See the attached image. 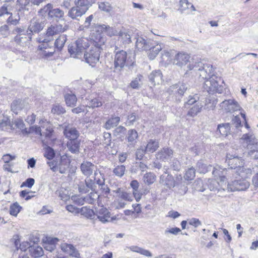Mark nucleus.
<instances>
[{
    "label": "nucleus",
    "mask_w": 258,
    "mask_h": 258,
    "mask_svg": "<svg viewBox=\"0 0 258 258\" xmlns=\"http://www.w3.org/2000/svg\"><path fill=\"white\" fill-rule=\"evenodd\" d=\"M226 162L230 167L228 169L223 168L219 166H216L214 168L213 174L215 177H219L220 182L225 181V175L230 169H234L237 174L242 178L249 177L252 174V170L250 168H246L244 165V161L241 157L237 155L227 154Z\"/></svg>",
    "instance_id": "1"
},
{
    "label": "nucleus",
    "mask_w": 258,
    "mask_h": 258,
    "mask_svg": "<svg viewBox=\"0 0 258 258\" xmlns=\"http://www.w3.org/2000/svg\"><path fill=\"white\" fill-rule=\"evenodd\" d=\"M90 41L86 38L78 39L75 42L70 44L68 51L71 57L82 59L87 48L90 46Z\"/></svg>",
    "instance_id": "2"
},
{
    "label": "nucleus",
    "mask_w": 258,
    "mask_h": 258,
    "mask_svg": "<svg viewBox=\"0 0 258 258\" xmlns=\"http://www.w3.org/2000/svg\"><path fill=\"white\" fill-rule=\"evenodd\" d=\"M248 177L242 178L241 176L238 175V177H236V179L232 181L231 182L226 184L225 182H217L218 184L221 186V188L223 190L227 189L228 191H234L236 190H245L247 189L250 185V183L246 179Z\"/></svg>",
    "instance_id": "3"
},
{
    "label": "nucleus",
    "mask_w": 258,
    "mask_h": 258,
    "mask_svg": "<svg viewBox=\"0 0 258 258\" xmlns=\"http://www.w3.org/2000/svg\"><path fill=\"white\" fill-rule=\"evenodd\" d=\"M241 140L247 144V155L251 158L258 159V144L254 135L252 133L245 134Z\"/></svg>",
    "instance_id": "4"
},
{
    "label": "nucleus",
    "mask_w": 258,
    "mask_h": 258,
    "mask_svg": "<svg viewBox=\"0 0 258 258\" xmlns=\"http://www.w3.org/2000/svg\"><path fill=\"white\" fill-rule=\"evenodd\" d=\"M131 57V55L123 50L116 52L114 60V69L119 71L124 66H131L133 61Z\"/></svg>",
    "instance_id": "5"
},
{
    "label": "nucleus",
    "mask_w": 258,
    "mask_h": 258,
    "mask_svg": "<svg viewBox=\"0 0 258 258\" xmlns=\"http://www.w3.org/2000/svg\"><path fill=\"white\" fill-rule=\"evenodd\" d=\"M190 56L185 53L179 52L176 54L173 59L172 62L174 64L178 66L186 72L191 70L194 66L193 62L190 61Z\"/></svg>",
    "instance_id": "6"
},
{
    "label": "nucleus",
    "mask_w": 258,
    "mask_h": 258,
    "mask_svg": "<svg viewBox=\"0 0 258 258\" xmlns=\"http://www.w3.org/2000/svg\"><path fill=\"white\" fill-rule=\"evenodd\" d=\"M221 79L216 75H212L208 79L206 80L204 85V88L210 93H221L223 87L219 84Z\"/></svg>",
    "instance_id": "7"
},
{
    "label": "nucleus",
    "mask_w": 258,
    "mask_h": 258,
    "mask_svg": "<svg viewBox=\"0 0 258 258\" xmlns=\"http://www.w3.org/2000/svg\"><path fill=\"white\" fill-rule=\"evenodd\" d=\"M232 126H230L229 123H221L219 124L217 127V132H219V133L223 136H227L232 132L231 131V127L232 129L235 127L236 129L239 131L240 130L239 128L242 127L241 120L239 117L237 116H235L233 117L232 119ZM236 132L238 133V131H237Z\"/></svg>",
    "instance_id": "8"
},
{
    "label": "nucleus",
    "mask_w": 258,
    "mask_h": 258,
    "mask_svg": "<svg viewBox=\"0 0 258 258\" xmlns=\"http://www.w3.org/2000/svg\"><path fill=\"white\" fill-rule=\"evenodd\" d=\"M100 50L98 46H92L88 51H85L83 58L90 66H94L99 61Z\"/></svg>",
    "instance_id": "9"
},
{
    "label": "nucleus",
    "mask_w": 258,
    "mask_h": 258,
    "mask_svg": "<svg viewBox=\"0 0 258 258\" xmlns=\"http://www.w3.org/2000/svg\"><path fill=\"white\" fill-rule=\"evenodd\" d=\"M81 170L82 173L87 177L94 173V180L96 177L102 176V174L97 170V166L89 161H84L81 165Z\"/></svg>",
    "instance_id": "10"
},
{
    "label": "nucleus",
    "mask_w": 258,
    "mask_h": 258,
    "mask_svg": "<svg viewBox=\"0 0 258 258\" xmlns=\"http://www.w3.org/2000/svg\"><path fill=\"white\" fill-rule=\"evenodd\" d=\"M46 24L44 18L39 19H33L30 21V24L27 30V35H32L34 33H38L44 28Z\"/></svg>",
    "instance_id": "11"
},
{
    "label": "nucleus",
    "mask_w": 258,
    "mask_h": 258,
    "mask_svg": "<svg viewBox=\"0 0 258 258\" xmlns=\"http://www.w3.org/2000/svg\"><path fill=\"white\" fill-rule=\"evenodd\" d=\"M198 67L199 68L197 74L202 79L207 80L210 77H211L212 75H215L213 74V66L211 64L199 63Z\"/></svg>",
    "instance_id": "12"
},
{
    "label": "nucleus",
    "mask_w": 258,
    "mask_h": 258,
    "mask_svg": "<svg viewBox=\"0 0 258 258\" xmlns=\"http://www.w3.org/2000/svg\"><path fill=\"white\" fill-rule=\"evenodd\" d=\"M68 28V26L67 25L64 26H62L61 24L51 25L47 28L46 37L48 38H51L52 40L53 35L63 32L66 31Z\"/></svg>",
    "instance_id": "13"
},
{
    "label": "nucleus",
    "mask_w": 258,
    "mask_h": 258,
    "mask_svg": "<svg viewBox=\"0 0 258 258\" xmlns=\"http://www.w3.org/2000/svg\"><path fill=\"white\" fill-rule=\"evenodd\" d=\"M221 107L226 111L233 112L240 109L238 102L234 99L225 100L221 103Z\"/></svg>",
    "instance_id": "14"
},
{
    "label": "nucleus",
    "mask_w": 258,
    "mask_h": 258,
    "mask_svg": "<svg viewBox=\"0 0 258 258\" xmlns=\"http://www.w3.org/2000/svg\"><path fill=\"white\" fill-rule=\"evenodd\" d=\"M95 180L87 178L84 182H81L79 184V191L80 192L86 193L90 190H94L95 189Z\"/></svg>",
    "instance_id": "15"
},
{
    "label": "nucleus",
    "mask_w": 258,
    "mask_h": 258,
    "mask_svg": "<svg viewBox=\"0 0 258 258\" xmlns=\"http://www.w3.org/2000/svg\"><path fill=\"white\" fill-rule=\"evenodd\" d=\"M99 220L102 223L112 221L110 212L106 208L101 207L96 211L95 214Z\"/></svg>",
    "instance_id": "16"
},
{
    "label": "nucleus",
    "mask_w": 258,
    "mask_h": 258,
    "mask_svg": "<svg viewBox=\"0 0 258 258\" xmlns=\"http://www.w3.org/2000/svg\"><path fill=\"white\" fill-rule=\"evenodd\" d=\"M186 89L187 86L186 84L178 83L170 86L168 91L170 94H173L176 97L178 96L182 97Z\"/></svg>",
    "instance_id": "17"
},
{
    "label": "nucleus",
    "mask_w": 258,
    "mask_h": 258,
    "mask_svg": "<svg viewBox=\"0 0 258 258\" xmlns=\"http://www.w3.org/2000/svg\"><path fill=\"white\" fill-rule=\"evenodd\" d=\"M60 248L64 252L69 254L72 256L78 257L80 256L78 250L71 244L62 243L60 245Z\"/></svg>",
    "instance_id": "18"
},
{
    "label": "nucleus",
    "mask_w": 258,
    "mask_h": 258,
    "mask_svg": "<svg viewBox=\"0 0 258 258\" xmlns=\"http://www.w3.org/2000/svg\"><path fill=\"white\" fill-rule=\"evenodd\" d=\"M87 11V8H79L77 6L72 7L68 12V16L73 19L81 17Z\"/></svg>",
    "instance_id": "19"
},
{
    "label": "nucleus",
    "mask_w": 258,
    "mask_h": 258,
    "mask_svg": "<svg viewBox=\"0 0 258 258\" xmlns=\"http://www.w3.org/2000/svg\"><path fill=\"white\" fill-rule=\"evenodd\" d=\"M70 163V160L67 154L61 156L60 161L57 163L59 173L61 174L65 173L69 167Z\"/></svg>",
    "instance_id": "20"
},
{
    "label": "nucleus",
    "mask_w": 258,
    "mask_h": 258,
    "mask_svg": "<svg viewBox=\"0 0 258 258\" xmlns=\"http://www.w3.org/2000/svg\"><path fill=\"white\" fill-rule=\"evenodd\" d=\"M63 134L70 141L77 140L80 133L75 127L67 126L63 130Z\"/></svg>",
    "instance_id": "21"
},
{
    "label": "nucleus",
    "mask_w": 258,
    "mask_h": 258,
    "mask_svg": "<svg viewBox=\"0 0 258 258\" xmlns=\"http://www.w3.org/2000/svg\"><path fill=\"white\" fill-rule=\"evenodd\" d=\"M173 152L169 148H163L156 154V158L162 161H166L171 158Z\"/></svg>",
    "instance_id": "22"
},
{
    "label": "nucleus",
    "mask_w": 258,
    "mask_h": 258,
    "mask_svg": "<svg viewBox=\"0 0 258 258\" xmlns=\"http://www.w3.org/2000/svg\"><path fill=\"white\" fill-rule=\"evenodd\" d=\"M39 123L40 124H44L43 125H41L42 128H44V131H42V136L46 138H50L53 132L51 124L46 120L42 119L39 121Z\"/></svg>",
    "instance_id": "23"
},
{
    "label": "nucleus",
    "mask_w": 258,
    "mask_h": 258,
    "mask_svg": "<svg viewBox=\"0 0 258 258\" xmlns=\"http://www.w3.org/2000/svg\"><path fill=\"white\" fill-rule=\"evenodd\" d=\"M98 31H101L102 32H104L108 36L112 37L118 35V31L115 28L110 27L109 25L105 24L99 25L98 26Z\"/></svg>",
    "instance_id": "24"
},
{
    "label": "nucleus",
    "mask_w": 258,
    "mask_h": 258,
    "mask_svg": "<svg viewBox=\"0 0 258 258\" xmlns=\"http://www.w3.org/2000/svg\"><path fill=\"white\" fill-rule=\"evenodd\" d=\"M27 103L22 100L14 101L11 104V110L16 114H18L21 110L26 107Z\"/></svg>",
    "instance_id": "25"
},
{
    "label": "nucleus",
    "mask_w": 258,
    "mask_h": 258,
    "mask_svg": "<svg viewBox=\"0 0 258 258\" xmlns=\"http://www.w3.org/2000/svg\"><path fill=\"white\" fill-rule=\"evenodd\" d=\"M27 34L23 35H17L14 38V41L17 43L22 46H26L31 40L32 35L26 36Z\"/></svg>",
    "instance_id": "26"
},
{
    "label": "nucleus",
    "mask_w": 258,
    "mask_h": 258,
    "mask_svg": "<svg viewBox=\"0 0 258 258\" xmlns=\"http://www.w3.org/2000/svg\"><path fill=\"white\" fill-rule=\"evenodd\" d=\"M149 81L154 85L159 84L162 81V74L160 70L153 71L149 76Z\"/></svg>",
    "instance_id": "27"
},
{
    "label": "nucleus",
    "mask_w": 258,
    "mask_h": 258,
    "mask_svg": "<svg viewBox=\"0 0 258 258\" xmlns=\"http://www.w3.org/2000/svg\"><path fill=\"white\" fill-rule=\"evenodd\" d=\"M160 183L171 188L175 186L173 177L170 175H162L160 178Z\"/></svg>",
    "instance_id": "28"
},
{
    "label": "nucleus",
    "mask_w": 258,
    "mask_h": 258,
    "mask_svg": "<svg viewBox=\"0 0 258 258\" xmlns=\"http://www.w3.org/2000/svg\"><path fill=\"white\" fill-rule=\"evenodd\" d=\"M69 150L73 154H78L80 152V141L77 140L69 141L67 144Z\"/></svg>",
    "instance_id": "29"
},
{
    "label": "nucleus",
    "mask_w": 258,
    "mask_h": 258,
    "mask_svg": "<svg viewBox=\"0 0 258 258\" xmlns=\"http://www.w3.org/2000/svg\"><path fill=\"white\" fill-rule=\"evenodd\" d=\"M203 106L202 103L198 102L194 104L191 107H190L189 110L187 112V115L194 117L196 116L199 113H200L202 109Z\"/></svg>",
    "instance_id": "30"
},
{
    "label": "nucleus",
    "mask_w": 258,
    "mask_h": 258,
    "mask_svg": "<svg viewBox=\"0 0 258 258\" xmlns=\"http://www.w3.org/2000/svg\"><path fill=\"white\" fill-rule=\"evenodd\" d=\"M96 182L97 184L101 186V190L104 195H107L110 194V187H108L107 185L104 184L105 180L103 176L96 177Z\"/></svg>",
    "instance_id": "31"
},
{
    "label": "nucleus",
    "mask_w": 258,
    "mask_h": 258,
    "mask_svg": "<svg viewBox=\"0 0 258 258\" xmlns=\"http://www.w3.org/2000/svg\"><path fill=\"white\" fill-rule=\"evenodd\" d=\"M136 46L139 49L146 50L150 49V44L143 37H138L136 41Z\"/></svg>",
    "instance_id": "32"
},
{
    "label": "nucleus",
    "mask_w": 258,
    "mask_h": 258,
    "mask_svg": "<svg viewBox=\"0 0 258 258\" xmlns=\"http://www.w3.org/2000/svg\"><path fill=\"white\" fill-rule=\"evenodd\" d=\"M159 147V142L156 140H150L145 148L147 152L153 153Z\"/></svg>",
    "instance_id": "33"
},
{
    "label": "nucleus",
    "mask_w": 258,
    "mask_h": 258,
    "mask_svg": "<svg viewBox=\"0 0 258 258\" xmlns=\"http://www.w3.org/2000/svg\"><path fill=\"white\" fill-rule=\"evenodd\" d=\"M130 250L139 253L142 255L146 256H152V254L150 251L148 250L143 249V248L138 247L137 246H131L127 247Z\"/></svg>",
    "instance_id": "34"
},
{
    "label": "nucleus",
    "mask_w": 258,
    "mask_h": 258,
    "mask_svg": "<svg viewBox=\"0 0 258 258\" xmlns=\"http://www.w3.org/2000/svg\"><path fill=\"white\" fill-rule=\"evenodd\" d=\"M86 106L89 108L99 107L102 106V103L98 98H88L86 99Z\"/></svg>",
    "instance_id": "35"
},
{
    "label": "nucleus",
    "mask_w": 258,
    "mask_h": 258,
    "mask_svg": "<svg viewBox=\"0 0 258 258\" xmlns=\"http://www.w3.org/2000/svg\"><path fill=\"white\" fill-rule=\"evenodd\" d=\"M48 242H45L44 245V248L49 251H52L55 248V243H56L59 239L57 238H48Z\"/></svg>",
    "instance_id": "36"
},
{
    "label": "nucleus",
    "mask_w": 258,
    "mask_h": 258,
    "mask_svg": "<svg viewBox=\"0 0 258 258\" xmlns=\"http://www.w3.org/2000/svg\"><path fill=\"white\" fill-rule=\"evenodd\" d=\"M143 76L139 75L136 77L131 83L130 86L131 88L134 89H139L142 85L143 84Z\"/></svg>",
    "instance_id": "37"
},
{
    "label": "nucleus",
    "mask_w": 258,
    "mask_h": 258,
    "mask_svg": "<svg viewBox=\"0 0 258 258\" xmlns=\"http://www.w3.org/2000/svg\"><path fill=\"white\" fill-rule=\"evenodd\" d=\"M64 16V12L63 11L58 8L53 9L52 8L51 12L50 14L49 18L61 19H63Z\"/></svg>",
    "instance_id": "38"
},
{
    "label": "nucleus",
    "mask_w": 258,
    "mask_h": 258,
    "mask_svg": "<svg viewBox=\"0 0 258 258\" xmlns=\"http://www.w3.org/2000/svg\"><path fill=\"white\" fill-rule=\"evenodd\" d=\"M12 10V7L10 3L8 2L5 3L0 8V18L6 15H9L11 14L12 13L11 12Z\"/></svg>",
    "instance_id": "39"
},
{
    "label": "nucleus",
    "mask_w": 258,
    "mask_h": 258,
    "mask_svg": "<svg viewBox=\"0 0 258 258\" xmlns=\"http://www.w3.org/2000/svg\"><path fill=\"white\" fill-rule=\"evenodd\" d=\"M120 121V118L116 116L113 117L108 120L104 124V127L107 130H110L111 128L116 126Z\"/></svg>",
    "instance_id": "40"
},
{
    "label": "nucleus",
    "mask_w": 258,
    "mask_h": 258,
    "mask_svg": "<svg viewBox=\"0 0 258 258\" xmlns=\"http://www.w3.org/2000/svg\"><path fill=\"white\" fill-rule=\"evenodd\" d=\"M162 44H157L154 46H151L150 45V49H148L147 50H149V56L150 59H153L155 56L158 54V53L162 50Z\"/></svg>",
    "instance_id": "41"
},
{
    "label": "nucleus",
    "mask_w": 258,
    "mask_h": 258,
    "mask_svg": "<svg viewBox=\"0 0 258 258\" xmlns=\"http://www.w3.org/2000/svg\"><path fill=\"white\" fill-rule=\"evenodd\" d=\"M65 101L68 106L73 107L76 105L77 99L74 94H67L64 96Z\"/></svg>",
    "instance_id": "42"
},
{
    "label": "nucleus",
    "mask_w": 258,
    "mask_h": 258,
    "mask_svg": "<svg viewBox=\"0 0 258 258\" xmlns=\"http://www.w3.org/2000/svg\"><path fill=\"white\" fill-rule=\"evenodd\" d=\"M29 251L32 256L37 257L41 256L43 254V250L41 247L38 246H31Z\"/></svg>",
    "instance_id": "43"
},
{
    "label": "nucleus",
    "mask_w": 258,
    "mask_h": 258,
    "mask_svg": "<svg viewBox=\"0 0 258 258\" xmlns=\"http://www.w3.org/2000/svg\"><path fill=\"white\" fill-rule=\"evenodd\" d=\"M67 36L65 35H60L55 40L54 45L55 48L60 50L67 41Z\"/></svg>",
    "instance_id": "44"
},
{
    "label": "nucleus",
    "mask_w": 258,
    "mask_h": 258,
    "mask_svg": "<svg viewBox=\"0 0 258 258\" xmlns=\"http://www.w3.org/2000/svg\"><path fill=\"white\" fill-rule=\"evenodd\" d=\"M118 39L123 43H129L131 42L130 35L125 31L120 30L118 32Z\"/></svg>",
    "instance_id": "45"
},
{
    "label": "nucleus",
    "mask_w": 258,
    "mask_h": 258,
    "mask_svg": "<svg viewBox=\"0 0 258 258\" xmlns=\"http://www.w3.org/2000/svg\"><path fill=\"white\" fill-rule=\"evenodd\" d=\"M80 213L88 218L94 219L95 214L93 210L88 208L87 207H83L80 210Z\"/></svg>",
    "instance_id": "46"
},
{
    "label": "nucleus",
    "mask_w": 258,
    "mask_h": 258,
    "mask_svg": "<svg viewBox=\"0 0 258 258\" xmlns=\"http://www.w3.org/2000/svg\"><path fill=\"white\" fill-rule=\"evenodd\" d=\"M211 166H207L202 160L199 161L197 163V170L201 173H205L210 170Z\"/></svg>",
    "instance_id": "47"
},
{
    "label": "nucleus",
    "mask_w": 258,
    "mask_h": 258,
    "mask_svg": "<svg viewBox=\"0 0 258 258\" xmlns=\"http://www.w3.org/2000/svg\"><path fill=\"white\" fill-rule=\"evenodd\" d=\"M199 97L197 95H195L193 96H189L187 101L184 103V107L186 108H190L191 106H193L196 103L199 102Z\"/></svg>",
    "instance_id": "48"
},
{
    "label": "nucleus",
    "mask_w": 258,
    "mask_h": 258,
    "mask_svg": "<svg viewBox=\"0 0 258 258\" xmlns=\"http://www.w3.org/2000/svg\"><path fill=\"white\" fill-rule=\"evenodd\" d=\"M156 180V176L152 172L145 174L143 177L144 182L148 185L153 184Z\"/></svg>",
    "instance_id": "49"
},
{
    "label": "nucleus",
    "mask_w": 258,
    "mask_h": 258,
    "mask_svg": "<svg viewBox=\"0 0 258 258\" xmlns=\"http://www.w3.org/2000/svg\"><path fill=\"white\" fill-rule=\"evenodd\" d=\"M99 195L97 192H91L89 195L85 197V201L86 203L93 204L99 198Z\"/></svg>",
    "instance_id": "50"
},
{
    "label": "nucleus",
    "mask_w": 258,
    "mask_h": 258,
    "mask_svg": "<svg viewBox=\"0 0 258 258\" xmlns=\"http://www.w3.org/2000/svg\"><path fill=\"white\" fill-rule=\"evenodd\" d=\"M22 207L17 202H15L10 206V214L14 216H17L18 214L20 212Z\"/></svg>",
    "instance_id": "51"
},
{
    "label": "nucleus",
    "mask_w": 258,
    "mask_h": 258,
    "mask_svg": "<svg viewBox=\"0 0 258 258\" xmlns=\"http://www.w3.org/2000/svg\"><path fill=\"white\" fill-rule=\"evenodd\" d=\"M138 137L137 132L134 129L130 130L128 131L126 139L127 141L131 144L133 143Z\"/></svg>",
    "instance_id": "52"
},
{
    "label": "nucleus",
    "mask_w": 258,
    "mask_h": 258,
    "mask_svg": "<svg viewBox=\"0 0 258 258\" xmlns=\"http://www.w3.org/2000/svg\"><path fill=\"white\" fill-rule=\"evenodd\" d=\"M98 8L100 10L107 13H109L112 10L111 4L107 2L98 3Z\"/></svg>",
    "instance_id": "53"
},
{
    "label": "nucleus",
    "mask_w": 258,
    "mask_h": 258,
    "mask_svg": "<svg viewBox=\"0 0 258 258\" xmlns=\"http://www.w3.org/2000/svg\"><path fill=\"white\" fill-rule=\"evenodd\" d=\"M53 6L51 4H48L45 5L43 8L41 9L39 11L38 13L42 16H45L46 14L48 15L49 18L50 14L51 12Z\"/></svg>",
    "instance_id": "54"
},
{
    "label": "nucleus",
    "mask_w": 258,
    "mask_h": 258,
    "mask_svg": "<svg viewBox=\"0 0 258 258\" xmlns=\"http://www.w3.org/2000/svg\"><path fill=\"white\" fill-rule=\"evenodd\" d=\"M51 40V38H48L46 37L45 38H42L41 37H38L37 41L39 43H42L41 45L39 46L40 49H46L49 47L48 43Z\"/></svg>",
    "instance_id": "55"
},
{
    "label": "nucleus",
    "mask_w": 258,
    "mask_h": 258,
    "mask_svg": "<svg viewBox=\"0 0 258 258\" xmlns=\"http://www.w3.org/2000/svg\"><path fill=\"white\" fill-rule=\"evenodd\" d=\"M181 232L180 228L177 227L167 228L164 231V234L167 237H169L170 234L174 235H178Z\"/></svg>",
    "instance_id": "56"
},
{
    "label": "nucleus",
    "mask_w": 258,
    "mask_h": 258,
    "mask_svg": "<svg viewBox=\"0 0 258 258\" xmlns=\"http://www.w3.org/2000/svg\"><path fill=\"white\" fill-rule=\"evenodd\" d=\"M125 171V167L124 165H118L113 169V172L116 176L121 177L124 175Z\"/></svg>",
    "instance_id": "57"
},
{
    "label": "nucleus",
    "mask_w": 258,
    "mask_h": 258,
    "mask_svg": "<svg viewBox=\"0 0 258 258\" xmlns=\"http://www.w3.org/2000/svg\"><path fill=\"white\" fill-rule=\"evenodd\" d=\"M9 17L7 19V23L13 25H17L20 21V17L18 15L13 16L12 13L9 15Z\"/></svg>",
    "instance_id": "58"
},
{
    "label": "nucleus",
    "mask_w": 258,
    "mask_h": 258,
    "mask_svg": "<svg viewBox=\"0 0 258 258\" xmlns=\"http://www.w3.org/2000/svg\"><path fill=\"white\" fill-rule=\"evenodd\" d=\"M66 112L64 108L59 104H54L51 109V112L53 114L59 115Z\"/></svg>",
    "instance_id": "59"
},
{
    "label": "nucleus",
    "mask_w": 258,
    "mask_h": 258,
    "mask_svg": "<svg viewBox=\"0 0 258 258\" xmlns=\"http://www.w3.org/2000/svg\"><path fill=\"white\" fill-rule=\"evenodd\" d=\"M74 3L76 6L79 8H87V10L90 6L88 0H75Z\"/></svg>",
    "instance_id": "60"
},
{
    "label": "nucleus",
    "mask_w": 258,
    "mask_h": 258,
    "mask_svg": "<svg viewBox=\"0 0 258 258\" xmlns=\"http://www.w3.org/2000/svg\"><path fill=\"white\" fill-rule=\"evenodd\" d=\"M196 170L194 168H189L185 172L184 177L186 180H192L195 177Z\"/></svg>",
    "instance_id": "61"
},
{
    "label": "nucleus",
    "mask_w": 258,
    "mask_h": 258,
    "mask_svg": "<svg viewBox=\"0 0 258 258\" xmlns=\"http://www.w3.org/2000/svg\"><path fill=\"white\" fill-rule=\"evenodd\" d=\"M55 155V153L52 148L50 147H47L44 153V156L49 160L52 159Z\"/></svg>",
    "instance_id": "62"
},
{
    "label": "nucleus",
    "mask_w": 258,
    "mask_h": 258,
    "mask_svg": "<svg viewBox=\"0 0 258 258\" xmlns=\"http://www.w3.org/2000/svg\"><path fill=\"white\" fill-rule=\"evenodd\" d=\"M147 152L146 149L141 146L138 149L136 152V158L138 160H142L144 156L145 153Z\"/></svg>",
    "instance_id": "63"
},
{
    "label": "nucleus",
    "mask_w": 258,
    "mask_h": 258,
    "mask_svg": "<svg viewBox=\"0 0 258 258\" xmlns=\"http://www.w3.org/2000/svg\"><path fill=\"white\" fill-rule=\"evenodd\" d=\"M179 3L180 7L182 10L188 9L189 7L190 6L192 11H196L194 6L191 3H189L187 0H180Z\"/></svg>",
    "instance_id": "64"
}]
</instances>
